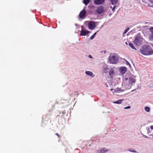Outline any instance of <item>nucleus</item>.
<instances>
[{
    "instance_id": "obj_1",
    "label": "nucleus",
    "mask_w": 153,
    "mask_h": 153,
    "mask_svg": "<svg viewBox=\"0 0 153 153\" xmlns=\"http://www.w3.org/2000/svg\"><path fill=\"white\" fill-rule=\"evenodd\" d=\"M140 52L143 55H149L153 54V51L150 46L145 45L140 48Z\"/></svg>"
},
{
    "instance_id": "obj_2",
    "label": "nucleus",
    "mask_w": 153,
    "mask_h": 153,
    "mask_svg": "<svg viewBox=\"0 0 153 153\" xmlns=\"http://www.w3.org/2000/svg\"><path fill=\"white\" fill-rule=\"evenodd\" d=\"M143 38L140 34H138L136 36L134 41V44L137 46H139L142 44Z\"/></svg>"
},
{
    "instance_id": "obj_3",
    "label": "nucleus",
    "mask_w": 153,
    "mask_h": 153,
    "mask_svg": "<svg viewBox=\"0 0 153 153\" xmlns=\"http://www.w3.org/2000/svg\"><path fill=\"white\" fill-rule=\"evenodd\" d=\"M109 59L110 63L113 64L117 63L118 62V59L114 55L110 56Z\"/></svg>"
},
{
    "instance_id": "obj_4",
    "label": "nucleus",
    "mask_w": 153,
    "mask_h": 153,
    "mask_svg": "<svg viewBox=\"0 0 153 153\" xmlns=\"http://www.w3.org/2000/svg\"><path fill=\"white\" fill-rule=\"evenodd\" d=\"M96 27L95 23L93 21H90L88 23V28L91 30L94 29Z\"/></svg>"
},
{
    "instance_id": "obj_5",
    "label": "nucleus",
    "mask_w": 153,
    "mask_h": 153,
    "mask_svg": "<svg viewBox=\"0 0 153 153\" xmlns=\"http://www.w3.org/2000/svg\"><path fill=\"white\" fill-rule=\"evenodd\" d=\"M104 9L103 6H99L96 10L97 13L98 14H101L103 13L104 11Z\"/></svg>"
},
{
    "instance_id": "obj_6",
    "label": "nucleus",
    "mask_w": 153,
    "mask_h": 153,
    "mask_svg": "<svg viewBox=\"0 0 153 153\" xmlns=\"http://www.w3.org/2000/svg\"><path fill=\"white\" fill-rule=\"evenodd\" d=\"M86 12L85 10L84 9L82 10L80 13L79 16L80 18H84L86 15Z\"/></svg>"
},
{
    "instance_id": "obj_7",
    "label": "nucleus",
    "mask_w": 153,
    "mask_h": 153,
    "mask_svg": "<svg viewBox=\"0 0 153 153\" xmlns=\"http://www.w3.org/2000/svg\"><path fill=\"white\" fill-rule=\"evenodd\" d=\"M104 2V0H94V4L97 5L102 4Z\"/></svg>"
},
{
    "instance_id": "obj_8",
    "label": "nucleus",
    "mask_w": 153,
    "mask_h": 153,
    "mask_svg": "<svg viewBox=\"0 0 153 153\" xmlns=\"http://www.w3.org/2000/svg\"><path fill=\"white\" fill-rule=\"evenodd\" d=\"M136 82V80L134 78L131 77H130L128 80V83L130 84H132L133 83H134Z\"/></svg>"
},
{
    "instance_id": "obj_9",
    "label": "nucleus",
    "mask_w": 153,
    "mask_h": 153,
    "mask_svg": "<svg viewBox=\"0 0 153 153\" xmlns=\"http://www.w3.org/2000/svg\"><path fill=\"white\" fill-rule=\"evenodd\" d=\"M89 33V32L86 30H82L81 31L80 35L81 36H85Z\"/></svg>"
},
{
    "instance_id": "obj_10",
    "label": "nucleus",
    "mask_w": 153,
    "mask_h": 153,
    "mask_svg": "<svg viewBox=\"0 0 153 153\" xmlns=\"http://www.w3.org/2000/svg\"><path fill=\"white\" fill-rule=\"evenodd\" d=\"M120 70L121 73L123 74H124L126 71L127 68L125 67H122L120 68Z\"/></svg>"
},
{
    "instance_id": "obj_11",
    "label": "nucleus",
    "mask_w": 153,
    "mask_h": 153,
    "mask_svg": "<svg viewBox=\"0 0 153 153\" xmlns=\"http://www.w3.org/2000/svg\"><path fill=\"white\" fill-rule=\"evenodd\" d=\"M108 150L106 149L105 148H103L102 149L98 151V153H104L108 152Z\"/></svg>"
},
{
    "instance_id": "obj_12",
    "label": "nucleus",
    "mask_w": 153,
    "mask_h": 153,
    "mask_svg": "<svg viewBox=\"0 0 153 153\" xmlns=\"http://www.w3.org/2000/svg\"><path fill=\"white\" fill-rule=\"evenodd\" d=\"M149 30L151 32V34L149 36V38L151 40H153V27H151Z\"/></svg>"
},
{
    "instance_id": "obj_13",
    "label": "nucleus",
    "mask_w": 153,
    "mask_h": 153,
    "mask_svg": "<svg viewBox=\"0 0 153 153\" xmlns=\"http://www.w3.org/2000/svg\"><path fill=\"white\" fill-rule=\"evenodd\" d=\"M123 100H118L117 101H114L113 102V103L115 104H120L122 103V101H123Z\"/></svg>"
},
{
    "instance_id": "obj_14",
    "label": "nucleus",
    "mask_w": 153,
    "mask_h": 153,
    "mask_svg": "<svg viewBox=\"0 0 153 153\" xmlns=\"http://www.w3.org/2000/svg\"><path fill=\"white\" fill-rule=\"evenodd\" d=\"M90 0H83V3L85 5H87L89 3Z\"/></svg>"
},
{
    "instance_id": "obj_15",
    "label": "nucleus",
    "mask_w": 153,
    "mask_h": 153,
    "mask_svg": "<svg viewBox=\"0 0 153 153\" xmlns=\"http://www.w3.org/2000/svg\"><path fill=\"white\" fill-rule=\"evenodd\" d=\"M129 46L132 49L135 50H136V48L132 43H129Z\"/></svg>"
},
{
    "instance_id": "obj_16",
    "label": "nucleus",
    "mask_w": 153,
    "mask_h": 153,
    "mask_svg": "<svg viewBox=\"0 0 153 153\" xmlns=\"http://www.w3.org/2000/svg\"><path fill=\"white\" fill-rule=\"evenodd\" d=\"M85 73L87 75L91 76L93 75V73L92 72L89 71H87L85 72Z\"/></svg>"
},
{
    "instance_id": "obj_17",
    "label": "nucleus",
    "mask_w": 153,
    "mask_h": 153,
    "mask_svg": "<svg viewBox=\"0 0 153 153\" xmlns=\"http://www.w3.org/2000/svg\"><path fill=\"white\" fill-rule=\"evenodd\" d=\"M114 73V70L111 69L110 70L109 72V74L110 76L112 75Z\"/></svg>"
},
{
    "instance_id": "obj_18",
    "label": "nucleus",
    "mask_w": 153,
    "mask_h": 153,
    "mask_svg": "<svg viewBox=\"0 0 153 153\" xmlns=\"http://www.w3.org/2000/svg\"><path fill=\"white\" fill-rule=\"evenodd\" d=\"M145 110L147 112H149L150 111V108L147 106H146L145 107Z\"/></svg>"
},
{
    "instance_id": "obj_19",
    "label": "nucleus",
    "mask_w": 153,
    "mask_h": 153,
    "mask_svg": "<svg viewBox=\"0 0 153 153\" xmlns=\"http://www.w3.org/2000/svg\"><path fill=\"white\" fill-rule=\"evenodd\" d=\"M108 68L107 67H105L104 69V72L105 73H106L107 71H108Z\"/></svg>"
},
{
    "instance_id": "obj_20",
    "label": "nucleus",
    "mask_w": 153,
    "mask_h": 153,
    "mask_svg": "<svg viewBox=\"0 0 153 153\" xmlns=\"http://www.w3.org/2000/svg\"><path fill=\"white\" fill-rule=\"evenodd\" d=\"M128 151L131 152L135 153L136 152V151L135 150L133 149H128Z\"/></svg>"
},
{
    "instance_id": "obj_21",
    "label": "nucleus",
    "mask_w": 153,
    "mask_h": 153,
    "mask_svg": "<svg viewBox=\"0 0 153 153\" xmlns=\"http://www.w3.org/2000/svg\"><path fill=\"white\" fill-rule=\"evenodd\" d=\"M129 30V28H127L125 30V31H124V34H125L128 31V30Z\"/></svg>"
},
{
    "instance_id": "obj_22",
    "label": "nucleus",
    "mask_w": 153,
    "mask_h": 153,
    "mask_svg": "<svg viewBox=\"0 0 153 153\" xmlns=\"http://www.w3.org/2000/svg\"><path fill=\"white\" fill-rule=\"evenodd\" d=\"M116 6H115L114 5V7H111V8H112V11H114V10L115 9V8H116Z\"/></svg>"
},
{
    "instance_id": "obj_23",
    "label": "nucleus",
    "mask_w": 153,
    "mask_h": 153,
    "mask_svg": "<svg viewBox=\"0 0 153 153\" xmlns=\"http://www.w3.org/2000/svg\"><path fill=\"white\" fill-rule=\"evenodd\" d=\"M130 108V107L129 106H128L127 107H124V109H129Z\"/></svg>"
},
{
    "instance_id": "obj_24",
    "label": "nucleus",
    "mask_w": 153,
    "mask_h": 153,
    "mask_svg": "<svg viewBox=\"0 0 153 153\" xmlns=\"http://www.w3.org/2000/svg\"><path fill=\"white\" fill-rule=\"evenodd\" d=\"M95 36L93 35L91 36L90 38V39H93L94 37Z\"/></svg>"
},
{
    "instance_id": "obj_25",
    "label": "nucleus",
    "mask_w": 153,
    "mask_h": 153,
    "mask_svg": "<svg viewBox=\"0 0 153 153\" xmlns=\"http://www.w3.org/2000/svg\"><path fill=\"white\" fill-rule=\"evenodd\" d=\"M55 135H57L59 138H60V136L57 133L55 134Z\"/></svg>"
},
{
    "instance_id": "obj_26",
    "label": "nucleus",
    "mask_w": 153,
    "mask_h": 153,
    "mask_svg": "<svg viewBox=\"0 0 153 153\" xmlns=\"http://www.w3.org/2000/svg\"><path fill=\"white\" fill-rule=\"evenodd\" d=\"M150 128L151 129L153 130V126H150Z\"/></svg>"
},
{
    "instance_id": "obj_27",
    "label": "nucleus",
    "mask_w": 153,
    "mask_h": 153,
    "mask_svg": "<svg viewBox=\"0 0 153 153\" xmlns=\"http://www.w3.org/2000/svg\"><path fill=\"white\" fill-rule=\"evenodd\" d=\"M89 57L90 58H92V56H91V55H89Z\"/></svg>"
},
{
    "instance_id": "obj_28",
    "label": "nucleus",
    "mask_w": 153,
    "mask_h": 153,
    "mask_svg": "<svg viewBox=\"0 0 153 153\" xmlns=\"http://www.w3.org/2000/svg\"><path fill=\"white\" fill-rule=\"evenodd\" d=\"M97 34V32H95V33H94V34H93V35L95 36V35H96V34Z\"/></svg>"
},
{
    "instance_id": "obj_29",
    "label": "nucleus",
    "mask_w": 153,
    "mask_h": 153,
    "mask_svg": "<svg viewBox=\"0 0 153 153\" xmlns=\"http://www.w3.org/2000/svg\"><path fill=\"white\" fill-rule=\"evenodd\" d=\"M150 2H153V0H149Z\"/></svg>"
},
{
    "instance_id": "obj_30",
    "label": "nucleus",
    "mask_w": 153,
    "mask_h": 153,
    "mask_svg": "<svg viewBox=\"0 0 153 153\" xmlns=\"http://www.w3.org/2000/svg\"><path fill=\"white\" fill-rule=\"evenodd\" d=\"M113 89H111V91H113Z\"/></svg>"
},
{
    "instance_id": "obj_31",
    "label": "nucleus",
    "mask_w": 153,
    "mask_h": 153,
    "mask_svg": "<svg viewBox=\"0 0 153 153\" xmlns=\"http://www.w3.org/2000/svg\"><path fill=\"white\" fill-rule=\"evenodd\" d=\"M151 2L153 3V2Z\"/></svg>"
},
{
    "instance_id": "obj_32",
    "label": "nucleus",
    "mask_w": 153,
    "mask_h": 153,
    "mask_svg": "<svg viewBox=\"0 0 153 153\" xmlns=\"http://www.w3.org/2000/svg\"><path fill=\"white\" fill-rule=\"evenodd\" d=\"M152 46L153 47V45H152Z\"/></svg>"
}]
</instances>
